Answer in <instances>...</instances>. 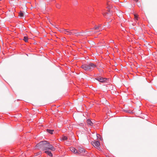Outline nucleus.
I'll return each instance as SVG.
<instances>
[{
    "label": "nucleus",
    "mask_w": 157,
    "mask_h": 157,
    "mask_svg": "<svg viewBox=\"0 0 157 157\" xmlns=\"http://www.w3.org/2000/svg\"><path fill=\"white\" fill-rule=\"evenodd\" d=\"M78 33V34H75L76 36H78L80 35H82V34H81V33Z\"/></svg>",
    "instance_id": "6ab92c4d"
},
{
    "label": "nucleus",
    "mask_w": 157,
    "mask_h": 157,
    "mask_svg": "<svg viewBox=\"0 0 157 157\" xmlns=\"http://www.w3.org/2000/svg\"><path fill=\"white\" fill-rule=\"evenodd\" d=\"M48 142L46 141H41L36 144V148L38 149H41L44 150L48 151L49 150L48 148Z\"/></svg>",
    "instance_id": "f257e3e1"
},
{
    "label": "nucleus",
    "mask_w": 157,
    "mask_h": 157,
    "mask_svg": "<svg viewBox=\"0 0 157 157\" xmlns=\"http://www.w3.org/2000/svg\"><path fill=\"white\" fill-rule=\"evenodd\" d=\"M134 18L135 20H138V15L136 14H134Z\"/></svg>",
    "instance_id": "a211bd4d"
},
{
    "label": "nucleus",
    "mask_w": 157,
    "mask_h": 157,
    "mask_svg": "<svg viewBox=\"0 0 157 157\" xmlns=\"http://www.w3.org/2000/svg\"><path fill=\"white\" fill-rule=\"evenodd\" d=\"M63 30H65L64 29H61L60 30V31L61 32H62L64 33V31Z\"/></svg>",
    "instance_id": "412c9836"
},
{
    "label": "nucleus",
    "mask_w": 157,
    "mask_h": 157,
    "mask_svg": "<svg viewBox=\"0 0 157 157\" xmlns=\"http://www.w3.org/2000/svg\"><path fill=\"white\" fill-rule=\"evenodd\" d=\"M48 147L49 150H50L52 151H55L56 150V148L53 147L52 145L49 144V143L48 142Z\"/></svg>",
    "instance_id": "423d86ee"
},
{
    "label": "nucleus",
    "mask_w": 157,
    "mask_h": 157,
    "mask_svg": "<svg viewBox=\"0 0 157 157\" xmlns=\"http://www.w3.org/2000/svg\"><path fill=\"white\" fill-rule=\"evenodd\" d=\"M96 67V65L95 64L90 63H89L82 65L81 67L86 71H91L93 70Z\"/></svg>",
    "instance_id": "f03ea898"
},
{
    "label": "nucleus",
    "mask_w": 157,
    "mask_h": 157,
    "mask_svg": "<svg viewBox=\"0 0 157 157\" xmlns=\"http://www.w3.org/2000/svg\"><path fill=\"white\" fill-rule=\"evenodd\" d=\"M92 144L94 147L96 148L98 147L100 145L99 142L97 140L95 141H92Z\"/></svg>",
    "instance_id": "39448f33"
},
{
    "label": "nucleus",
    "mask_w": 157,
    "mask_h": 157,
    "mask_svg": "<svg viewBox=\"0 0 157 157\" xmlns=\"http://www.w3.org/2000/svg\"><path fill=\"white\" fill-rule=\"evenodd\" d=\"M101 25H100L98 26H96L93 29L96 30H100L101 29Z\"/></svg>",
    "instance_id": "9b49d317"
},
{
    "label": "nucleus",
    "mask_w": 157,
    "mask_h": 157,
    "mask_svg": "<svg viewBox=\"0 0 157 157\" xmlns=\"http://www.w3.org/2000/svg\"><path fill=\"white\" fill-rule=\"evenodd\" d=\"M76 31V30L75 29L69 30V33L68 34H69L70 35H74L75 34H78V33H76L75 32H74V31Z\"/></svg>",
    "instance_id": "1a4fd4ad"
},
{
    "label": "nucleus",
    "mask_w": 157,
    "mask_h": 157,
    "mask_svg": "<svg viewBox=\"0 0 157 157\" xmlns=\"http://www.w3.org/2000/svg\"><path fill=\"white\" fill-rule=\"evenodd\" d=\"M64 31V33L66 34H68L69 32V30H68L67 29H66L65 30H63Z\"/></svg>",
    "instance_id": "dca6fc26"
},
{
    "label": "nucleus",
    "mask_w": 157,
    "mask_h": 157,
    "mask_svg": "<svg viewBox=\"0 0 157 157\" xmlns=\"http://www.w3.org/2000/svg\"><path fill=\"white\" fill-rule=\"evenodd\" d=\"M95 79L99 82H106L107 81V78H103L101 77H97L95 78Z\"/></svg>",
    "instance_id": "7ed1b4c3"
},
{
    "label": "nucleus",
    "mask_w": 157,
    "mask_h": 157,
    "mask_svg": "<svg viewBox=\"0 0 157 157\" xmlns=\"http://www.w3.org/2000/svg\"><path fill=\"white\" fill-rule=\"evenodd\" d=\"M23 16L24 14L23 13V12L21 11H20L19 13V16L21 17H23Z\"/></svg>",
    "instance_id": "2eb2a0df"
},
{
    "label": "nucleus",
    "mask_w": 157,
    "mask_h": 157,
    "mask_svg": "<svg viewBox=\"0 0 157 157\" xmlns=\"http://www.w3.org/2000/svg\"><path fill=\"white\" fill-rule=\"evenodd\" d=\"M47 132L51 134H52L53 132L54 131V130H50L48 129H47Z\"/></svg>",
    "instance_id": "f8f14e48"
},
{
    "label": "nucleus",
    "mask_w": 157,
    "mask_h": 157,
    "mask_svg": "<svg viewBox=\"0 0 157 157\" xmlns=\"http://www.w3.org/2000/svg\"><path fill=\"white\" fill-rule=\"evenodd\" d=\"M28 40V37L27 36H24L23 39V40L25 42H27Z\"/></svg>",
    "instance_id": "4468645a"
},
{
    "label": "nucleus",
    "mask_w": 157,
    "mask_h": 157,
    "mask_svg": "<svg viewBox=\"0 0 157 157\" xmlns=\"http://www.w3.org/2000/svg\"><path fill=\"white\" fill-rule=\"evenodd\" d=\"M68 141H66V142H65V143L66 144H67V145H68L69 144V143H68Z\"/></svg>",
    "instance_id": "4be33fe9"
},
{
    "label": "nucleus",
    "mask_w": 157,
    "mask_h": 157,
    "mask_svg": "<svg viewBox=\"0 0 157 157\" xmlns=\"http://www.w3.org/2000/svg\"><path fill=\"white\" fill-rule=\"evenodd\" d=\"M61 139H62V140H67V138L66 136H63L62 137Z\"/></svg>",
    "instance_id": "ddd939ff"
},
{
    "label": "nucleus",
    "mask_w": 157,
    "mask_h": 157,
    "mask_svg": "<svg viewBox=\"0 0 157 157\" xmlns=\"http://www.w3.org/2000/svg\"><path fill=\"white\" fill-rule=\"evenodd\" d=\"M93 33H92V34H93Z\"/></svg>",
    "instance_id": "5701e85b"
},
{
    "label": "nucleus",
    "mask_w": 157,
    "mask_h": 157,
    "mask_svg": "<svg viewBox=\"0 0 157 157\" xmlns=\"http://www.w3.org/2000/svg\"><path fill=\"white\" fill-rule=\"evenodd\" d=\"M41 152H39L36 153H35L34 154L35 156L39 155L41 154Z\"/></svg>",
    "instance_id": "f3484780"
},
{
    "label": "nucleus",
    "mask_w": 157,
    "mask_h": 157,
    "mask_svg": "<svg viewBox=\"0 0 157 157\" xmlns=\"http://www.w3.org/2000/svg\"><path fill=\"white\" fill-rule=\"evenodd\" d=\"M87 123L88 125L91 126H93L94 124V122L91 121L90 119H87Z\"/></svg>",
    "instance_id": "0eeeda50"
},
{
    "label": "nucleus",
    "mask_w": 157,
    "mask_h": 157,
    "mask_svg": "<svg viewBox=\"0 0 157 157\" xmlns=\"http://www.w3.org/2000/svg\"><path fill=\"white\" fill-rule=\"evenodd\" d=\"M56 7L57 8H59L60 7V5L59 4H57L56 5Z\"/></svg>",
    "instance_id": "aec40b11"
},
{
    "label": "nucleus",
    "mask_w": 157,
    "mask_h": 157,
    "mask_svg": "<svg viewBox=\"0 0 157 157\" xmlns=\"http://www.w3.org/2000/svg\"><path fill=\"white\" fill-rule=\"evenodd\" d=\"M45 153L47 154L50 157L52 156V154L51 151H45Z\"/></svg>",
    "instance_id": "9d476101"
},
{
    "label": "nucleus",
    "mask_w": 157,
    "mask_h": 157,
    "mask_svg": "<svg viewBox=\"0 0 157 157\" xmlns=\"http://www.w3.org/2000/svg\"><path fill=\"white\" fill-rule=\"evenodd\" d=\"M70 150L71 151L75 153H78V151L74 147H71L70 148Z\"/></svg>",
    "instance_id": "6e6552de"
},
{
    "label": "nucleus",
    "mask_w": 157,
    "mask_h": 157,
    "mask_svg": "<svg viewBox=\"0 0 157 157\" xmlns=\"http://www.w3.org/2000/svg\"><path fill=\"white\" fill-rule=\"evenodd\" d=\"M87 153V152L86 151L84 148L81 147H78V154L84 153L86 154Z\"/></svg>",
    "instance_id": "20e7f679"
}]
</instances>
